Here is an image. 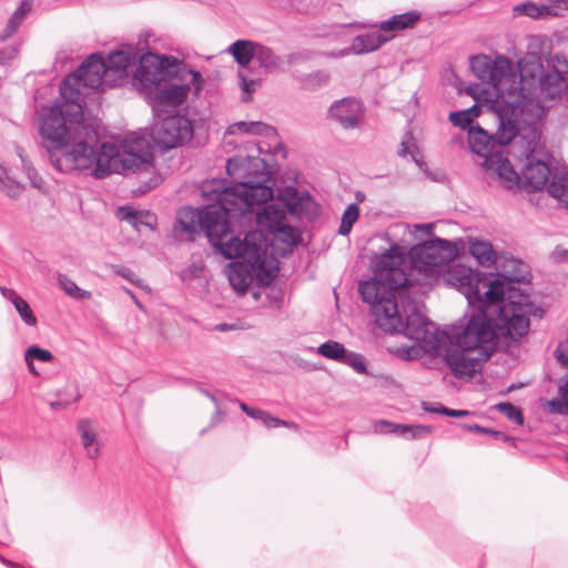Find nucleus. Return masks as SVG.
Segmentation results:
<instances>
[{
  "instance_id": "44",
  "label": "nucleus",
  "mask_w": 568,
  "mask_h": 568,
  "mask_svg": "<svg viewBox=\"0 0 568 568\" xmlns=\"http://www.w3.org/2000/svg\"><path fill=\"white\" fill-rule=\"evenodd\" d=\"M400 426L402 424H396L393 422L381 419L375 423L374 429L378 434H394L400 436Z\"/></svg>"
},
{
  "instance_id": "51",
  "label": "nucleus",
  "mask_w": 568,
  "mask_h": 568,
  "mask_svg": "<svg viewBox=\"0 0 568 568\" xmlns=\"http://www.w3.org/2000/svg\"><path fill=\"white\" fill-rule=\"evenodd\" d=\"M551 9L554 16H559L558 11L568 10V0H544Z\"/></svg>"
},
{
  "instance_id": "29",
  "label": "nucleus",
  "mask_w": 568,
  "mask_h": 568,
  "mask_svg": "<svg viewBox=\"0 0 568 568\" xmlns=\"http://www.w3.org/2000/svg\"><path fill=\"white\" fill-rule=\"evenodd\" d=\"M469 253L483 266H490L496 262V252L493 245L486 241H471L469 244Z\"/></svg>"
},
{
  "instance_id": "34",
  "label": "nucleus",
  "mask_w": 568,
  "mask_h": 568,
  "mask_svg": "<svg viewBox=\"0 0 568 568\" xmlns=\"http://www.w3.org/2000/svg\"><path fill=\"white\" fill-rule=\"evenodd\" d=\"M271 233L274 234L276 239L290 245H297L301 240V234L298 231L285 222Z\"/></svg>"
},
{
  "instance_id": "38",
  "label": "nucleus",
  "mask_w": 568,
  "mask_h": 568,
  "mask_svg": "<svg viewBox=\"0 0 568 568\" xmlns=\"http://www.w3.org/2000/svg\"><path fill=\"white\" fill-rule=\"evenodd\" d=\"M515 11H517L518 13L525 14L527 17L537 19V18L542 17L545 12L549 13V6H547V4L537 6L534 2H525V3L516 6Z\"/></svg>"
},
{
  "instance_id": "3",
  "label": "nucleus",
  "mask_w": 568,
  "mask_h": 568,
  "mask_svg": "<svg viewBox=\"0 0 568 568\" xmlns=\"http://www.w3.org/2000/svg\"><path fill=\"white\" fill-rule=\"evenodd\" d=\"M229 175L242 181L225 179L206 180L201 184V195L207 203L202 209L191 206L178 211L174 232L182 240L194 241L199 231L207 239H215L216 223L225 212L247 211L252 205L264 204L273 199L267 163L258 156H235L226 162Z\"/></svg>"
},
{
  "instance_id": "6",
  "label": "nucleus",
  "mask_w": 568,
  "mask_h": 568,
  "mask_svg": "<svg viewBox=\"0 0 568 568\" xmlns=\"http://www.w3.org/2000/svg\"><path fill=\"white\" fill-rule=\"evenodd\" d=\"M519 81L514 75V92L510 99H505L504 106L515 114L517 109L521 113L530 111L536 119H541L547 109L551 106V92L545 78L547 70L536 57H526L518 61Z\"/></svg>"
},
{
  "instance_id": "54",
  "label": "nucleus",
  "mask_w": 568,
  "mask_h": 568,
  "mask_svg": "<svg viewBox=\"0 0 568 568\" xmlns=\"http://www.w3.org/2000/svg\"><path fill=\"white\" fill-rule=\"evenodd\" d=\"M18 29H19V26L8 19V22L4 27V29L0 33V41L1 42L7 41L9 38H11L17 32Z\"/></svg>"
},
{
  "instance_id": "23",
  "label": "nucleus",
  "mask_w": 568,
  "mask_h": 568,
  "mask_svg": "<svg viewBox=\"0 0 568 568\" xmlns=\"http://www.w3.org/2000/svg\"><path fill=\"white\" fill-rule=\"evenodd\" d=\"M77 428L88 456L95 458L99 455V443L94 423L90 419H81L78 422Z\"/></svg>"
},
{
  "instance_id": "40",
  "label": "nucleus",
  "mask_w": 568,
  "mask_h": 568,
  "mask_svg": "<svg viewBox=\"0 0 568 568\" xmlns=\"http://www.w3.org/2000/svg\"><path fill=\"white\" fill-rule=\"evenodd\" d=\"M26 361H39L42 363H49L53 359V355L50 351L41 348L38 345H31L24 353Z\"/></svg>"
},
{
  "instance_id": "52",
  "label": "nucleus",
  "mask_w": 568,
  "mask_h": 568,
  "mask_svg": "<svg viewBox=\"0 0 568 568\" xmlns=\"http://www.w3.org/2000/svg\"><path fill=\"white\" fill-rule=\"evenodd\" d=\"M18 29H19V26L8 19V22L4 27V29L0 33V41L1 42L7 41L9 38H11L17 32Z\"/></svg>"
},
{
  "instance_id": "4",
  "label": "nucleus",
  "mask_w": 568,
  "mask_h": 568,
  "mask_svg": "<svg viewBox=\"0 0 568 568\" xmlns=\"http://www.w3.org/2000/svg\"><path fill=\"white\" fill-rule=\"evenodd\" d=\"M67 128L61 144L50 146L42 140L52 165L62 173L92 169L95 179L108 176L119 149L111 142L101 141L98 128L92 123L79 122V125Z\"/></svg>"
},
{
  "instance_id": "32",
  "label": "nucleus",
  "mask_w": 568,
  "mask_h": 568,
  "mask_svg": "<svg viewBox=\"0 0 568 568\" xmlns=\"http://www.w3.org/2000/svg\"><path fill=\"white\" fill-rule=\"evenodd\" d=\"M58 284L68 296L77 301L90 300L92 296L91 292L79 287L77 283L65 274L58 275Z\"/></svg>"
},
{
  "instance_id": "10",
  "label": "nucleus",
  "mask_w": 568,
  "mask_h": 568,
  "mask_svg": "<svg viewBox=\"0 0 568 568\" xmlns=\"http://www.w3.org/2000/svg\"><path fill=\"white\" fill-rule=\"evenodd\" d=\"M496 111L498 129L489 134L479 125L468 130V144L470 150L484 160L501 153L499 150L508 145L518 134V124L515 114L505 106H491Z\"/></svg>"
},
{
  "instance_id": "13",
  "label": "nucleus",
  "mask_w": 568,
  "mask_h": 568,
  "mask_svg": "<svg viewBox=\"0 0 568 568\" xmlns=\"http://www.w3.org/2000/svg\"><path fill=\"white\" fill-rule=\"evenodd\" d=\"M173 57L145 53L140 57L139 67L134 73V81L143 89H148L164 77L171 75Z\"/></svg>"
},
{
  "instance_id": "56",
  "label": "nucleus",
  "mask_w": 568,
  "mask_h": 568,
  "mask_svg": "<svg viewBox=\"0 0 568 568\" xmlns=\"http://www.w3.org/2000/svg\"><path fill=\"white\" fill-rule=\"evenodd\" d=\"M240 408L244 412L248 417L257 419L260 415H263V410L256 407H250L245 403L239 402Z\"/></svg>"
},
{
  "instance_id": "63",
  "label": "nucleus",
  "mask_w": 568,
  "mask_h": 568,
  "mask_svg": "<svg viewBox=\"0 0 568 568\" xmlns=\"http://www.w3.org/2000/svg\"><path fill=\"white\" fill-rule=\"evenodd\" d=\"M417 230L423 231L425 234L430 235L433 232V224H417L415 226Z\"/></svg>"
},
{
  "instance_id": "21",
  "label": "nucleus",
  "mask_w": 568,
  "mask_h": 568,
  "mask_svg": "<svg viewBox=\"0 0 568 568\" xmlns=\"http://www.w3.org/2000/svg\"><path fill=\"white\" fill-rule=\"evenodd\" d=\"M116 217L128 222L139 233L143 227L154 231L156 226V216L150 211H136L130 206H121L118 209Z\"/></svg>"
},
{
  "instance_id": "59",
  "label": "nucleus",
  "mask_w": 568,
  "mask_h": 568,
  "mask_svg": "<svg viewBox=\"0 0 568 568\" xmlns=\"http://www.w3.org/2000/svg\"><path fill=\"white\" fill-rule=\"evenodd\" d=\"M0 292L2 294V296L10 301L12 304H16L19 300H21L22 297L12 288H7V287H0Z\"/></svg>"
},
{
  "instance_id": "18",
  "label": "nucleus",
  "mask_w": 568,
  "mask_h": 568,
  "mask_svg": "<svg viewBox=\"0 0 568 568\" xmlns=\"http://www.w3.org/2000/svg\"><path fill=\"white\" fill-rule=\"evenodd\" d=\"M546 83L550 87L551 99L560 98L568 88V60L564 55L556 54L551 60V68L547 70Z\"/></svg>"
},
{
  "instance_id": "58",
  "label": "nucleus",
  "mask_w": 568,
  "mask_h": 568,
  "mask_svg": "<svg viewBox=\"0 0 568 568\" xmlns=\"http://www.w3.org/2000/svg\"><path fill=\"white\" fill-rule=\"evenodd\" d=\"M18 54L17 48H10L7 50H0V64H6L13 60Z\"/></svg>"
},
{
  "instance_id": "33",
  "label": "nucleus",
  "mask_w": 568,
  "mask_h": 568,
  "mask_svg": "<svg viewBox=\"0 0 568 568\" xmlns=\"http://www.w3.org/2000/svg\"><path fill=\"white\" fill-rule=\"evenodd\" d=\"M317 353L325 358L341 362L345 357L347 349L343 344L335 341H326L317 347Z\"/></svg>"
},
{
  "instance_id": "11",
  "label": "nucleus",
  "mask_w": 568,
  "mask_h": 568,
  "mask_svg": "<svg viewBox=\"0 0 568 568\" xmlns=\"http://www.w3.org/2000/svg\"><path fill=\"white\" fill-rule=\"evenodd\" d=\"M457 254V247L448 240L434 237L415 244L409 251L412 266L425 274H434L447 265Z\"/></svg>"
},
{
  "instance_id": "42",
  "label": "nucleus",
  "mask_w": 568,
  "mask_h": 568,
  "mask_svg": "<svg viewBox=\"0 0 568 568\" xmlns=\"http://www.w3.org/2000/svg\"><path fill=\"white\" fill-rule=\"evenodd\" d=\"M32 8H33L32 0H22L19 3L18 8L10 16L9 20L20 27L21 23L23 22V20L27 18V16L31 12Z\"/></svg>"
},
{
  "instance_id": "45",
  "label": "nucleus",
  "mask_w": 568,
  "mask_h": 568,
  "mask_svg": "<svg viewBox=\"0 0 568 568\" xmlns=\"http://www.w3.org/2000/svg\"><path fill=\"white\" fill-rule=\"evenodd\" d=\"M559 392L562 398L558 400H551V405L558 413H568V383L559 386Z\"/></svg>"
},
{
  "instance_id": "53",
  "label": "nucleus",
  "mask_w": 568,
  "mask_h": 568,
  "mask_svg": "<svg viewBox=\"0 0 568 568\" xmlns=\"http://www.w3.org/2000/svg\"><path fill=\"white\" fill-rule=\"evenodd\" d=\"M18 29H19V26L8 19V22L4 27V29L0 33V41L1 42L7 41L9 38H11L17 32Z\"/></svg>"
},
{
  "instance_id": "46",
  "label": "nucleus",
  "mask_w": 568,
  "mask_h": 568,
  "mask_svg": "<svg viewBox=\"0 0 568 568\" xmlns=\"http://www.w3.org/2000/svg\"><path fill=\"white\" fill-rule=\"evenodd\" d=\"M281 197L283 199L285 205L290 211L295 210L296 205L300 202V197L297 196V191L294 187H286Z\"/></svg>"
},
{
  "instance_id": "37",
  "label": "nucleus",
  "mask_w": 568,
  "mask_h": 568,
  "mask_svg": "<svg viewBox=\"0 0 568 568\" xmlns=\"http://www.w3.org/2000/svg\"><path fill=\"white\" fill-rule=\"evenodd\" d=\"M17 153L21 160L22 170L26 172L29 181L32 186L40 189L42 184V179L32 166L31 162L23 155V150L21 148H17Z\"/></svg>"
},
{
  "instance_id": "48",
  "label": "nucleus",
  "mask_w": 568,
  "mask_h": 568,
  "mask_svg": "<svg viewBox=\"0 0 568 568\" xmlns=\"http://www.w3.org/2000/svg\"><path fill=\"white\" fill-rule=\"evenodd\" d=\"M358 216H359V207L357 204L352 203L344 211V213L342 215V221L345 222L346 224L354 225V223L357 221Z\"/></svg>"
},
{
  "instance_id": "14",
  "label": "nucleus",
  "mask_w": 568,
  "mask_h": 568,
  "mask_svg": "<svg viewBox=\"0 0 568 568\" xmlns=\"http://www.w3.org/2000/svg\"><path fill=\"white\" fill-rule=\"evenodd\" d=\"M481 165L485 172L493 179H496L504 189H523L521 175L515 171L509 159L504 156L501 153L495 154L494 156H487Z\"/></svg>"
},
{
  "instance_id": "26",
  "label": "nucleus",
  "mask_w": 568,
  "mask_h": 568,
  "mask_svg": "<svg viewBox=\"0 0 568 568\" xmlns=\"http://www.w3.org/2000/svg\"><path fill=\"white\" fill-rule=\"evenodd\" d=\"M256 45V42L250 40H236L227 48V52L233 55L239 65L246 67L254 60Z\"/></svg>"
},
{
  "instance_id": "31",
  "label": "nucleus",
  "mask_w": 568,
  "mask_h": 568,
  "mask_svg": "<svg viewBox=\"0 0 568 568\" xmlns=\"http://www.w3.org/2000/svg\"><path fill=\"white\" fill-rule=\"evenodd\" d=\"M235 131H240V132H243V133H248V134H256V135H271V134H274L275 133V130L273 126H270L263 122H260V121H256V122H253V121H250V122H245V121H240V122H236L234 123L233 125L230 126V132L231 133H234Z\"/></svg>"
},
{
  "instance_id": "27",
  "label": "nucleus",
  "mask_w": 568,
  "mask_h": 568,
  "mask_svg": "<svg viewBox=\"0 0 568 568\" xmlns=\"http://www.w3.org/2000/svg\"><path fill=\"white\" fill-rule=\"evenodd\" d=\"M134 59L135 57H133L129 51L114 50L109 53L106 60L104 59L106 71H113L119 75H123L126 73L128 68L132 64Z\"/></svg>"
},
{
  "instance_id": "62",
  "label": "nucleus",
  "mask_w": 568,
  "mask_h": 568,
  "mask_svg": "<svg viewBox=\"0 0 568 568\" xmlns=\"http://www.w3.org/2000/svg\"><path fill=\"white\" fill-rule=\"evenodd\" d=\"M314 79H316L318 82H322V83H327L328 82V79H329V75L325 72H316L315 74L312 75Z\"/></svg>"
},
{
  "instance_id": "55",
  "label": "nucleus",
  "mask_w": 568,
  "mask_h": 568,
  "mask_svg": "<svg viewBox=\"0 0 568 568\" xmlns=\"http://www.w3.org/2000/svg\"><path fill=\"white\" fill-rule=\"evenodd\" d=\"M115 273L131 283H136L139 281L138 275L129 267L116 266Z\"/></svg>"
},
{
  "instance_id": "5",
  "label": "nucleus",
  "mask_w": 568,
  "mask_h": 568,
  "mask_svg": "<svg viewBox=\"0 0 568 568\" xmlns=\"http://www.w3.org/2000/svg\"><path fill=\"white\" fill-rule=\"evenodd\" d=\"M253 206L254 205L243 212H225L216 223L215 239L207 240L225 258L233 260L242 257L243 261L252 266L257 281L264 285H268L276 277L278 270L265 267L266 246L261 241L262 234L256 232L247 233L242 240L240 236L233 234L230 226L232 219L241 217L245 213H251Z\"/></svg>"
},
{
  "instance_id": "19",
  "label": "nucleus",
  "mask_w": 568,
  "mask_h": 568,
  "mask_svg": "<svg viewBox=\"0 0 568 568\" xmlns=\"http://www.w3.org/2000/svg\"><path fill=\"white\" fill-rule=\"evenodd\" d=\"M226 275L234 291L239 295H244L253 281L255 272L245 261L232 262L226 267Z\"/></svg>"
},
{
  "instance_id": "7",
  "label": "nucleus",
  "mask_w": 568,
  "mask_h": 568,
  "mask_svg": "<svg viewBox=\"0 0 568 568\" xmlns=\"http://www.w3.org/2000/svg\"><path fill=\"white\" fill-rule=\"evenodd\" d=\"M82 85L73 73L69 74L60 85L62 103H55L42 118L40 135L48 145L61 144L67 125H79L84 122L83 99L78 87Z\"/></svg>"
},
{
  "instance_id": "8",
  "label": "nucleus",
  "mask_w": 568,
  "mask_h": 568,
  "mask_svg": "<svg viewBox=\"0 0 568 568\" xmlns=\"http://www.w3.org/2000/svg\"><path fill=\"white\" fill-rule=\"evenodd\" d=\"M170 67L172 68L171 75L164 77V80H160L146 89L149 104L158 118L168 112L166 108H176L182 104L191 87L199 92L203 83L199 71L190 69L176 59H172Z\"/></svg>"
},
{
  "instance_id": "60",
  "label": "nucleus",
  "mask_w": 568,
  "mask_h": 568,
  "mask_svg": "<svg viewBox=\"0 0 568 568\" xmlns=\"http://www.w3.org/2000/svg\"><path fill=\"white\" fill-rule=\"evenodd\" d=\"M443 407H444V405H442L439 403H426V402L422 403V408L427 413L440 414V410L443 409Z\"/></svg>"
},
{
  "instance_id": "61",
  "label": "nucleus",
  "mask_w": 568,
  "mask_h": 568,
  "mask_svg": "<svg viewBox=\"0 0 568 568\" xmlns=\"http://www.w3.org/2000/svg\"><path fill=\"white\" fill-rule=\"evenodd\" d=\"M352 227H353V225L346 224L345 222L341 221L338 233L344 236L348 235L352 231Z\"/></svg>"
},
{
  "instance_id": "50",
  "label": "nucleus",
  "mask_w": 568,
  "mask_h": 568,
  "mask_svg": "<svg viewBox=\"0 0 568 568\" xmlns=\"http://www.w3.org/2000/svg\"><path fill=\"white\" fill-rule=\"evenodd\" d=\"M462 427L468 432H474L477 434H487V435H493L495 437L503 435L501 433H499L497 430H494L491 428H486V427L479 426L477 424H463Z\"/></svg>"
},
{
  "instance_id": "35",
  "label": "nucleus",
  "mask_w": 568,
  "mask_h": 568,
  "mask_svg": "<svg viewBox=\"0 0 568 568\" xmlns=\"http://www.w3.org/2000/svg\"><path fill=\"white\" fill-rule=\"evenodd\" d=\"M433 432L432 426L426 425H405L400 426V437L420 439Z\"/></svg>"
},
{
  "instance_id": "43",
  "label": "nucleus",
  "mask_w": 568,
  "mask_h": 568,
  "mask_svg": "<svg viewBox=\"0 0 568 568\" xmlns=\"http://www.w3.org/2000/svg\"><path fill=\"white\" fill-rule=\"evenodd\" d=\"M449 120L455 126H459L462 129L471 128L470 124L473 122V115H469V111H455L450 112Z\"/></svg>"
},
{
  "instance_id": "36",
  "label": "nucleus",
  "mask_w": 568,
  "mask_h": 568,
  "mask_svg": "<svg viewBox=\"0 0 568 568\" xmlns=\"http://www.w3.org/2000/svg\"><path fill=\"white\" fill-rule=\"evenodd\" d=\"M495 408L504 414L509 420L514 422L517 425L524 424V415L517 406L509 402L498 403Z\"/></svg>"
},
{
  "instance_id": "57",
  "label": "nucleus",
  "mask_w": 568,
  "mask_h": 568,
  "mask_svg": "<svg viewBox=\"0 0 568 568\" xmlns=\"http://www.w3.org/2000/svg\"><path fill=\"white\" fill-rule=\"evenodd\" d=\"M555 356L559 363L568 366V345L559 344L555 351Z\"/></svg>"
},
{
  "instance_id": "9",
  "label": "nucleus",
  "mask_w": 568,
  "mask_h": 568,
  "mask_svg": "<svg viewBox=\"0 0 568 568\" xmlns=\"http://www.w3.org/2000/svg\"><path fill=\"white\" fill-rule=\"evenodd\" d=\"M470 69L483 83L481 93L491 106H504L505 99L514 92V71L510 60L498 55L491 60L488 55L479 54L470 58Z\"/></svg>"
},
{
  "instance_id": "41",
  "label": "nucleus",
  "mask_w": 568,
  "mask_h": 568,
  "mask_svg": "<svg viewBox=\"0 0 568 568\" xmlns=\"http://www.w3.org/2000/svg\"><path fill=\"white\" fill-rule=\"evenodd\" d=\"M16 311L20 315L21 320L28 325V326H36L37 325V317L33 314L30 305L24 298L19 300L16 304H13Z\"/></svg>"
},
{
  "instance_id": "64",
  "label": "nucleus",
  "mask_w": 568,
  "mask_h": 568,
  "mask_svg": "<svg viewBox=\"0 0 568 568\" xmlns=\"http://www.w3.org/2000/svg\"><path fill=\"white\" fill-rule=\"evenodd\" d=\"M440 414L457 418V409L448 408L446 406L443 407V409L440 410Z\"/></svg>"
},
{
  "instance_id": "28",
  "label": "nucleus",
  "mask_w": 568,
  "mask_h": 568,
  "mask_svg": "<svg viewBox=\"0 0 568 568\" xmlns=\"http://www.w3.org/2000/svg\"><path fill=\"white\" fill-rule=\"evenodd\" d=\"M254 60L265 72H275L282 64V59L268 47L257 43Z\"/></svg>"
},
{
  "instance_id": "1",
  "label": "nucleus",
  "mask_w": 568,
  "mask_h": 568,
  "mask_svg": "<svg viewBox=\"0 0 568 568\" xmlns=\"http://www.w3.org/2000/svg\"><path fill=\"white\" fill-rule=\"evenodd\" d=\"M405 254L398 244L375 261L373 276L359 282L358 293L371 305L374 322L384 333L403 334L423 344L425 349L444 353V361L456 378H471L489 359L494 347L477 341L476 329L466 321L448 328L434 329V324L417 311V304L404 297L402 287L409 283L403 270Z\"/></svg>"
},
{
  "instance_id": "12",
  "label": "nucleus",
  "mask_w": 568,
  "mask_h": 568,
  "mask_svg": "<svg viewBox=\"0 0 568 568\" xmlns=\"http://www.w3.org/2000/svg\"><path fill=\"white\" fill-rule=\"evenodd\" d=\"M159 119L152 128L151 138L160 149H176L192 139L194 128L187 116L173 113L162 114Z\"/></svg>"
},
{
  "instance_id": "49",
  "label": "nucleus",
  "mask_w": 568,
  "mask_h": 568,
  "mask_svg": "<svg viewBox=\"0 0 568 568\" xmlns=\"http://www.w3.org/2000/svg\"><path fill=\"white\" fill-rule=\"evenodd\" d=\"M256 420H260L267 428H277L281 424H285L284 419L274 417L265 410H263V415H260V418Z\"/></svg>"
},
{
  "instance_id": "47",
  "label": "nucleus",
  "mask_w": 568,
  "mask_h": 568,
  "mask_svg": "<svg viewBox=\"0 0 568 568\" xmlns=\"http://www.w3.org/2000/svg\"><path fill=\"white\" fill-rule=\"evenodd\" d=\"M240 78V87L243 91L242 101L248 102L252 100V92L254 91V80H248L245 75H243L241 72L239 73Z\"/></svg>"
},
{
  "instance_id": "30",
  "label": "nucleus",
  "mask_w": 568,
  "mask_h": 568,
  "mask_svg": "<svg viewBox=\"0 0 568 568\" xmlns=\"http://www.w3.org/2000/svg\"><path fill=\"white\" fill-rule=\"evenodd\" d=\"M128 158L123 160L124 165L133 172L149 171L153 168V156L151 153L138 154L134 148L130 146L126 151Z\"/></svg>"
},
{
  "instance_id": "17",
  "label": "nucleus",
  "mask_w": 568,
  "mask_h": 568,
  "mask_svg": "<svg viewBox=\"0 0 568 568\" xmlns=\"http://www.w3.org/2000/svg\"><path fill=\"white\" fill-rule=\"evenodd\" d=\"M108 73L103 57L99 53L89 55L73 73L85 88L98 89Z\"/></svg>"
},
{
  "instance_id": "39",
  "label": "nucleus",
  "mask_w": 568,
  "mask_h": 568,
  "mask_svg": "<svg viewBox=\"0 0 568 568\" xmlns=\"http://www.w3.org/2000/svg\"><path fill=\"white\" fill-rule=\"evenodd\" d=\"M342 363L352 367L358 374H368L366 361L362 354L347 351Z\"/></svg>"
},
{
  "instance_id": "24",
  "label": "nucleus",
  "mask_w": 568,
  "mask_h": 568,
  "mask_svg": "<svg viewBox=\"0 0 568 568\" xmlns=\"http://www.w3.org/2000/svg\"><path fill=\"white\" fill-rule=\"evenodd\" d=\"M397 154L400 158L409 156L412 161L422 170L426 168L424 155L420 152L414 134L410 130L406 131L400 141V145L397 150Z\"/></svg>"
},
{
  "instance_id": "2",
  "label": "nucleus",
  "mask_w": 568,
  "mask_h": 568,
  "mask_svg": "<svg viewBox=\"0 0 568 568\" xmlns=\"http://www.w3.org/2000/svg\"><path fill=\"white\" fill-rule=\"evenodd\" d=\"M524 280L525 276L517 273L498 274L491 278L464 265L450 270L449 282L465 295L473 308L464 320L470 324L468 329H476L477 341H486L490 345L499 337L516 342L527 335L530 315H536L538 308L529 294L515 286Z\"/></svg>"
},
{
  "instance_id": "20",
  "label": "nucleus",
  "mask_w": 568,
  "mask_h": 568,
  "mask_svg": "<svg viewBox=\"0 0 568 568\" xmlns=\"http://www.w3.org/2000/svg\"><path fill=\"white\" fill-rule=\"evenodd\" d=\"M390 38L382 34L381 32H369L365 34L356 36L349 48L343 49L339 52V57L347 55L349 53L364 54L373 52L379 49Z\"/></svg>"
},
{
  "instance_id": "16",
  "label": "nucleus",
  "mask_w": 568,
  "mask_h": 568,
  "mask_svg": "<svg viewBox=\"0 0 568 568\" xmlns=\"http://www.w3.org/2000/svg\"><path fill=\"white\" fill-rule=\"evenodd\" d=\"M551 175L550 166L546 162L528 155L521 170V187L528 192L542 190L548 185Z\"/></svg>"
},
{
  "instance_id": "22",
  "label": "nucleus",
  "mask_w": 568,
  "mask_h": 568,
  "mask_svg": "<svg viewBox=\"0 0 568 568\" xmlns=\"http://www.w3.org/2000/svg\"><path fill=\"white\" fill-rule=\"evenodd\" d=\"M420 19L418 11H407L399 14H394L389 19L379 23L381 31L397 32L412 28Z\"/></svg>"
},
{
  "instance_id": "25",
  "label": "nucleus",
  "mask_w": 568,
  "mask_h": 568,
  "mask_svg": "<svg viewBox=\"0 0 568 568\" xmlns=\"http://www.w3.org/2000/svg\"><path fill=\"white\" fill-rule=\"evenodd\" d=\"M257 224L274 232L282 223L285 222V212L283 209L277 207L275 204H268L256 214Z\"/></svg>"
},
{
  "instance_id": "15",
  "label": "nucleus",
  "mask_w": 568,
  "mask_h": 568,
  "mask_svg": "<svg viewBox=\"0 0 568 568\" xmlns=\"http://www.w3.org/2000/svg\"><path fill=\"white\" fill-rule=\"evenodd\" d=\"M328 112L329 116L346 130L359 126L364 116L362 102L354 98H344L335 101Z\"/></svg>"
}]
</instances>
